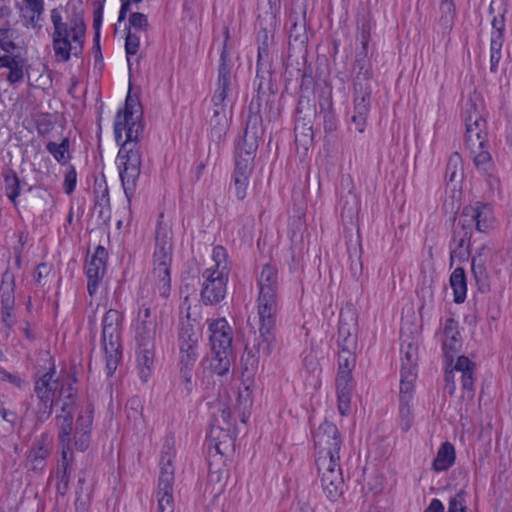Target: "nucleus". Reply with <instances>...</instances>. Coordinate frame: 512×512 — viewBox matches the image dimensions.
<instances>
[{
	"label": "nucleus",
	"mask_w": 512,
	"mask_h": 512,
	"mask_svg": "<svg viewBox=\"0 0 512 512\" xmlns=\"http://www.w3.org/2000/svg\"><path fill=\"white\" fill-rule=\"evenodd\" d=\"M450 285L454 293V302L463 303L466 299L467 284L463 268H456L450 275Z\"/></svg>",
	"instance_id": "36"
},
{
	"label": "nucleus",
	"mask_w": 512,
	"mask_h": 512,
	"mask_svg": "<svg viewBox=\"0 0 512 512\" xmlns=\"http://www.w3.org/2000/svg\"><path fill=\"white\" fill-rule=\"evenodd\" d=\"M250 177L234 176L233 182L235 187V195L238 200H243L247 194V188Z\"/></svg>",
	"instance_id": "64"
},
{
	"label": "nucleus",
	"mask_w": 512,
	"mask_h": 512,
	"mask_svg": "<svg viewBox=\"0 0 512 512\" xmlns=\"http://www.w3.org/2000/svg\"><path fill=\"white\" fill-rule=\"evenodd\" d=\"M475 370L476 364L466 356H458L457 360L452 366L449 362L445 361V383L455 382V372L461 373V386L469 400L474 397L475 391Z\"/></svg>",
	"instance_id": "10"
},
{
	"label": "nucleus",
	"mask_w": 512,
	"mask_h": 512,
	"mask_svg": "<svg viewBox=\"0 0 512 512\" xmlns=\"http://www.w3.org/2000/svg\"><path fill=\"white\" fill-rule=\"evenodd\" d=\"M129 27L135 30L146 31L149 28L147 16L140 12H133L129 17Z\"/></svg>",
	"instance_id": "60"
},
{
	"label": "nucleus",
	"mask_w": 512,
	"mask_h": 512,
	"mask_svg": "<svg viewBox=\"0 0 512 512\" xmlns=\"http://www.w3.org/2000/svg\"><path fill=\"white\" fill-rule=\"evenodd\" d=\"M73 418H74V406L72 403L63 402L61 407V413L56 415L55 421L58 428V440L61 444L62 451L66 450L67 453L72 455L71 443H72V431H73Z\"/></svg>",
	"instance_id": "22"
},
{
	"label": "nucleus",
	"mask_w": 512,
	"mask_h": 512,
	"mask_svg": "<svg viewBox=\"0 0 512 512\" xmlns=\"http://www.w3.org/2000/svg\"><path fill=\"white\" fill-rule=\"evenodd\" d=\"M232 350L211 351L210 368L213 373L224 376L229 372Z\"/></svg>",
	"instance_id": "34"
},
{
	"label": "nucleus",
	"mask_w": 512,
	"mask_h": 512,
	"mask_svg": "<svg viewBox=\"0 0 512 512\" xmlns=\"http://www.w3.org/2000/svg\"><path fill=\"white\" fill-rule=\"evenodd\" d=\"M409 403L400 401L399 406L400 427L404 432L410 429L413 420V413Z\"/></svg>",
	"instance_id": "55"
},
{
	"label": "nucleus",
	"mask_w": 512,
	"mask_h": 512,
	"mask_svg": "<svg viewBox=\"0 0 512 512\" xmlns=\"http://www.w3.org/2000/svg\"><path fill=\"white\" fill-rule=\"evenodd\" d=\"M229 129L227 115L212 116L210 119V135L212 139L221 141Z\"/></svg>",
	"instance_id": "50"
},
{
	"label": "nucleus",
	"mask_w": 512,
	"mask_h": 512,
	"mask_svg": "<svg viewBox=\"0 0 512 512\" xmlns=\"http://www.w3.org/2000/svg\"><path fill=\"white\" fill-rule=\"evenodd\" d=\"M55 373V366L52 365L47 372L34 376L33 391L37 403L33 413L37 423L47 421L53 412L54 398L59 388V379L55 378Z\"/></svg>",
	"instance_id": "4"
},
{
	"label": "nucleus",
	"mask_w": 512,
	"mask_h": 512,
	"mask_svg": "<svg viewBox=\"0 0 512 512\" xmlns=\"http://www.w3.org/2000/svg\"><path fill=\"white\" fill-rule=\"evenodd\" d=\"M1 293V322L10 329L13 324V311L15 307L14 296V275L9 271H5L2 276Z\"/></svg>",
	"instance_id": "18"
},
{
	"label": "nucleus",
	"mask_w": 512,
	"mask_h": 512,
	"mask_svg": "<svg viewBox=\"0 0 512 512\" xmlns=\"http://www.w3.org/2000/svg\"><path fill=\"white\" fill-rule=\"evenodd\" d=\"M466 492L460 490L454 497L450 498L447 512H466Z\"/></svg>",
	"instance_id": "59"
},
{
	"label": "nucleus",
	"mask_w": 512,
	"mask_h": 512,
	"mask_svg": "<svg viewBox=\"0 0 512 512\" xmlns=\"http://www.w3.org/2000/svg\"><path fill=\"white\" fill-rule=\"evenodd\" d=\"M353 70L356 73L354 77V87H356L357 82H360L361 84H370L369 81L372 77V65L369 59L368 49L361 48L356 53Z\"/></svg>",
	"instance_id": "27"
},
{
	"label": "nucleus",
	"mask_w": 512,
	"mask_h": 512,
	"mask_svg": "<svg viewBox=\"0 0 512 512\" xmlns=\"http://www.w3.org/2000/svg\"><path fill=\"white\" fill-rule=\"evenodd\" d=\"M116 115H120V121L131 120L133 118H142L143 111L137 98L130 94L126 97L124 109H119Z\"/></svg>",
	"instance_id": "47"
},
{
	"label": "nucleus",
	"mask_w": 512,
	"mask_h": 512,
	"mask_svg": "<svg viewBox=\"0 0 512 512\" xmlns=\"http://www.w3.org/2000/svg\"><path fill=\"white\" fill-rule=\"evenodd\" d=\"M266 358L263 353L257 347V337L252 347L246 345L244 353L241 357L243 369L248 374H254L259 366L260 358Z\"/></svg>",
	"instance_id": "38"
},
{
	"label": "nucleus",
	"mask_w": 512,
	"mask_h": 512,
	"mask_svg": "<svg viewBox=\"0 0 512 512\" xmlns=\"http://www.w3.org/2000/svg\"><path fill=\"white\" fill-rule=\"evenodd\" d=\"M25 65L26 59L19 55L0 56V68L9 69L6 78L11 84L23 81Z\"/></svg>",
	"instance_id": "26"
},
{
	"label": "nucleus",
	"mask_w": 512,
	"mask_h": 512,
	"mask_svg": "<svg viewBox=\"0 0 512 512\" xmlns=\"http://www.w3.org/2000/svg\"><path fill=\"white\" fill-rule=\"evenodd\" d=\"M179 361L195 363L198 358L199 334L195 326L187 320H181L178 326Z\"/></svg>",
	"instance_id": "13"
},
{
	"label": "nucleus",
	"mask_w": 512,
	"mask_h": 512,
	"mask_svg": "<svg viewBox=\"0 0 512 512\" xmlns=\"http://www.w3.org/2000/svg\"><path fill=\"white\" fill-rule=\"evenodd\" d=\"M466 145L475 153V148L483 149L488 146L486 130L467 128L465 133Z\"/></svg>",
	"instance_id": "45"
},
{
	"label": "nucleus",
	"mask_w": 512,
	"mask_h": 512,
	"mask_svg": "<svg viewBox=\"0 0 512 512\" xmlns=\"http://www.w3.org/2000/svg\"><path fill=\"white\" fill-rule=\"evenodd\" d=\"M225 250L223 247H216L213 252V257L216 260L215 269H206L203 272L204 282L200 293V300L204 305H216L220 303L226 296L228 277L224 274L223 270L220 271L218 257L224 256Z\"/></svg>",
	"instance_id": "7"
},
{
	"label": "nucleus",
	"mask_w": 512,
	"mask_h": 512,
	"mask_svg": "<svg viewBox=\"0 0 512 512\" xmlns=\"http://www.w3.org/2000/svg\"><path fill=\"white\" fill-rule=\"evenodd\" d=\"M356 317L351 309L346 311L341 310L338 326V346L345 348V346L353 343V348L356 347V339L352 337V329H355Z\"/></svg>",
	"instance_id": "24"
},
{
	"label": "nucleus",
	"mask_w": 512,
	"mask_h": 512,
	"mask_svg": "<svg viewBox=\"0 0 512 512\" xmlns=\"http://www.w3.org/2000/svg\"><path fill=\"white\" fill-rule=\"evenodd\" d=\"M228 39H229V31L226 28L225 29V40L223 43V48L220 54V61H219V67H218V79L217 80H224L229 79L232 80V68H233V62L231 58V53L228 50Z\"/></svg>",
	"instance_id": "37"
},
{
	"label": "nucleus",
	"mask_w": 512,
	"mask_h": 512,
	"mask_svg": "<svg viewBox=\"0 0 512 512\" xmlns=\"http://www.w3.org/2000/svg\"><path fill=\"white\" fill-rule=\"evenodd\" d=\"M473 162L478 170L489 176L492 175L494 163L491 154L487 150V146L479 149V152L475 151Z\"/></svg>",
	"instance_id": "52"
},
{
	"label": "nucleus",
	"mask_w": 512,
	"mask_h": 512,
	"mask_svg": "<svg viewBox=\"0 0 512 512\" xmlns=\"http://www.w3.org/2000/svg\"><path fill=\"white\" fill-rule=\"evenodd\" d=\"M417 372L412 370H400V396L399 401L410 402L413 397L414 382Z\"/></svg>",
	"instance_id": "42"
},
{
	"label": "nucleus",
	"mask_w": 512,
	"mask_h": 512,
	"mask_svg": "<svg viewBox=\"0 0 512 512\" xmlns=\"http://www.w3.org/2000/svg\"><path fill=\"white\" fill-rule=\"evenodd\" d=\"M318 472L321 474V486L330 501H336L343 493L344 480L339 461L316 457Z\"/></svg>",
	"instance_id": "9"
},
{
	"label": "nucleus",
	"mask_w": 512,
	"mask_h": 512,
	"mask_svg": "<svg viewBox=\"0 0 512 512\" xmlns=\"http://www.w3.org/2000/svg\"><path fill=\"white\" fill-rule=\"evenodd\" d=\"M46 149L50 154L53 155L55 160L61 165L66 164L71 158V156L68 152L69 151V139L68 138H64L60 144H57L53 141H49L46 144Z\"/></svg>",
	"instance_id": "48"
},
{
	"label": "nucleus",
	"mask_w": 512,
	"mask_h": 512,
	"mask_svg": "<svg viewBox=\"0 0 512 512\" xmlns=\"http://www.w3.org/2000/svg\"><path fill=\"white\" fill-rule=\"evenodd\" d=\"M340 204L342 217H347L352 220L358 212V200L356 195L349 191L345 196H342Z\"/></svg>",
	"instance_id": "53"
},
{
	"label": "nucleus",
	"mask_w": 512,
	"mask_h": 512,
	"mask_svg": "<svg viewBox=\"0 0 512 512\" xmlns=\"http://www.w3.org/2000/svg\"><path fill=\"white\" fill-rule=\"evenodd\" d=\"M120 115L115 116L114 134L118 145L126 144L132 147H141L145 139V123L142 118L120 121Z\"/></svg>",
	"instance_id": "11"
},
{
	"label": "nucleus",
	"mask_w": 512,
	"mask_h": 512,
	"mask_svg": "<svg viewBox=\"0 0 512 512\" xmlns=\"http://www.w3.org/2000/svg\"><path fill=\"white\" fill-rule=\"evenodd\" d=\"M357 38L360 40L361 48L368 49L371 39V30L373 27V20L369 13H362L357 15Z\"/></svg>",
	"instance_id": "39"
},
{
	"label": "nucleus",
	"mask_w": 512,
	"mask_h": 512,
	"mask_svg": "<svg viewBox=\"0 0 512 512\" xmlns=\"http://www.w3.org/2000/svg\"><path fill=\"white\" fill-rule=\"evenodd\" d=\"M253 170V160L235 156L234 176L250 177Z\"/></svg>",
	"instance_id": "58"
},
{
	"label": "nucleus",
	"mask_w": 512,
	"mask_h": 512,
	"mask_svg": "<svg viewBox=\"0 0 512 512\" xmlns=\"http://www.w3.org/2000/svg\"><path fill=\"white\" fill-rule=\"evenodd\" d=\"M54 128L49 114H41L36 118V129L38 134L44 136L48 135Z\"/></svg>",
	"instance_id": "61"
},
{
	"label": "nucleus",
	"mask_w": 512,
	"mask_h": 512,
	"mask_svg": "<svg viewBox=\"0 0 512 512\" xmlns=\"http://www.w3.org/2000/svg\"><path fill=\"white\" fill-rule=\"evenodd\" d=\"M126 416L128 420L133 421L134 425L138 428L143 424V406L141 400L138 397H132L128 400L126 407Z\"/></svg>",
	"instance_id": "51"
},
{
	"label": "nucleus",
	"mask_w": 512,
	"mask_h": 512,
	"mask_svg": "<svg viewBox=\"0 0 512 512\" xmlns=\"http://www.w3.org/2000/svg\"><path fill=\"white\" fill-rule=\"evenodd\" d=\"M371 86L370 84L357 82L354 87V113L369 115Z\"/></svg>",
	"instance_id": "31"
},
{
	"label": "nucleus",
	"mask_w": 512,
	"mask_h": 512,
	"mask_svg": "<svg viewBox=\"0 0 512 512\" xmlns=\"http://www.w3.org/2000/svg\"><path fill=\"white\" fill-rule=\"evenodd\" d=\"M328 108H324L323 104H320V113L323 114V126L326 133H333L337 130V119L335 113L332 111L330 102H327Z\"/></svg>",
	"instance_id": "54"
},
{
	"label": "nucleus",
	"mask_w": 512,
	"mask_h": 512,
	"mask_svg": "<svg viewBox=\"0 0 512 512\" xmlns=\"http://www.w3.org/2000/svg\"><path fill=\"white\" fill-rule=\"evenodd\" d=\"M455 462V448L450 442H444L438 449L437 455L432 463L436 472L448 470Z\"/></svg>",
	"instance_id": "32"
},
{
	"label": "nucleus",
	"mask_w": 512,
	"mask_h": 512,
	"mask_svg": "<svg viewBox=\"0 0 512 512\" xmlns=\"http://www.w3.org/2000/svg\"><path fill=\"white\" fill-rule=\"evenodd\" d=\"M211 351L232 350L233 329L225 318L209 320Z\"/></svg>",
	"instance_id": "20"
},
{
	"label": "nucleus",
	"mask_w": 512,
	"mask_h": 512,
	"mask_svg": "<svg viewBox=\"0 0 512 512\" xmlns=\"http://www.w3.org/2000/svg\"><path fill=\"white\" fill-rule=\"evenodd\" d=\"M260 141L261 139L243 135L242 140L236 146L235 156L254 160Z\"/></svg>",
	"instance_id": "43"
},
{
	"label": "nucleus",
	"mask_w": 512,
	"mask_h": 512,
	"mask_svg": "<svg viewBox=\"0 0 512 512\" xmlns=\"http://www.w3.org/2000/svg\"><path fill=\"white\" fill-rule=\"evenodd\" d=\"M259 334L257 347L265 357H269L276 347V324L278 314V294L259 293L257 298Z\"/></svg>",
	"instance_id": "3"
},
{
	"label": "nucleus",
	"mask_w": 512,
	"mask_h": 512,
	"mask_svg": "<svg viewBox=\"0 0 512 512\" xmlns=\"http://www.w3.org/2000/svg\"><path fill=\"white\" fill-rule=\"evenodd\" d=\"M122 314L116 309H109L102 319V342H120Z\"/></svg>",
	"instance_id": "23"
},
{
	"label": "nucleus",
	"mask_w": 512,
	"mask_h": 512,
	"mask_svg": "<svg viewBox=\"0 0 512 512\" xmlns=\"http://www.w3.org/2000/svg\"><path fill=\"white\" fill-rule=\"evenodd\" d=\"M195 363H186V362H180L179 361V379H180V385H182L181 392L188 396L192 393L194 389V382H193V367Z\"/></svg>",
	"instance_id": "44"
},
{
	"label": "nucleus",
	"mask_w": 512,
	"mask_h": 512,
	"mask_svg": "<svg viewBox=\"0 0 512 512\" xmlns=\"http://www.w3.org/2000/svg\"><path fill=\"white\" fill-rule=\"evenodd\" d=\"M127 34L125 38V51L128 59V64L130 65V56L135 55L140 46V38L136 35V33H132L130 27L126 28Z\"/></svg>",
	"instance_id": "57"
},
{
	"label": "nucleus",
	"mask_w": 512,
	"mask_h": 512,
	"mask_svg": "<svg viewBox=\"0 0 512 512\" xmlns=\"http://www.w3.org/2000/svg\"><path fill=\"white\" fill-rule=\"evenodd\" d=\"M262 83L260 82L257 88V94L254 95L248 105V116L246 119V125L244 135L262 139L264 135L263 119L261 116L262 106V95H261Z\"/></svg>",
	"instance_id": "21"
},
{
	"label": "nucleus",
	"mask_w": 512,
	"mask_h": 512,
	"mask_svg": "<svg viewBox=\"0 0 512 512\" xmlns=\"http://www.w3.org/2000/svg\"><path fill=\"white\" fill-rule=\"evenodd\" d=\"M504 43V33L491 32L490 37V72L497 73L500 60L502 58V47Z\"/></svg>",
	"instance_id": "40"
},
{
	"label": "nucleus",
	"mask_w": 512,
	"mask_h": 512,
	"mask_svg": "<svg viewBox=\"0 0 512 512\" xmlns=\"http://www.w3.org/2000/svg\"><path fill=\"white\" fill-rule=\"evenodd\" d=\"M117 159L119 163V174L124 193L128 200L131 199L141 173L142 151L141 147H132L126 144L119 145Z\"/></svg>",
	"instance_id": "5"
},
{
	"label": "nucleus",
	"mask_w": 512,
	"mask_h": 512,
	"mask_svg": "<svg viewBox=\"0 0 512 512\" xmlns=\"http://www.w3.org/2000/svg\"><path fill=\"white\" fill-rule=\"evenodd\" d=\"M460 228H456L453 232L452 243L455 244L454 248H451L450 257L454 259L455 257L462 258L464 253L462 252V248L467 243V248L469 247V241L472 235V229L469 226L464 224H459Z\"/></svg>",
	"instance_id": "35"
},
{
	"label": "nucleus",
	"mask_w": 512,
	"mask_h": 512,
	"mask_svg": "<svg viewBox=\"0 0 512 512\" xmlns=\"http://www.w3.org/2000/svg\"><path fill=\"white\" fill-rule=\"evenodd\" d=\"M94 407L88 404L77 417L75 431L72 438L74 447L81 452L86 451L91 442Z\"/></svg>",
	"instance_id": "17"
},
{
	"label": "nucleus",
	"mask_w": 512,
	"mask_h": 512,
	"mask_svg": "<svg viewBox=\"0 0 512 512\" xmlns=\"http://www.w3.org/2000/svg\"><path fill=\"white\" fill-rule=\"evenodd\" d=\"M52 438L43 433L36 437L26 458V467L33 471L44 469L52 452Z\"/></svg>",
	"instance_id": "19"
},
{
	"label": "nucleus",
	"mask_w": 512,
	"mask_h": 512,
	"mask_svg": "<svg viewBox=\"0 0 512 512\" xmlns=\"http://www.w3.org/2000/svg\"><path fill=\"white\" fill-rule=\"evenodd\" d=\"M259 293L278 294L279 280L278 270L275 266L267 263L263 265L258 279Z\"/></svg>",
	"instance_id": "28"
},
{
	"label": "nucleus",
	"mask_w": 512,
	"mask_h": 512,
	"mask_svg": "<svg viewBox=\"0 0 512 512\" xmlns=\"http://www.w3.org/2000/svg\"><path fill=\"white\" fill-rule=\"evenodd\" d=\"M68 454L66 450L61 452L62 460L61 464L57 469V478L59 479L57 483V492L64 496L69 488V462H68Z\"/></svg>",
	"instance_id": "46"
},
{
	"label": "nucleus",
	"mask_w": 512,
	"mask_h": 512,
	"mask_svg": "<svg viewBox=\"0 0 512 512\" xmlns=\"http://www.w3.org/2000/svg\"><path fill=\"white\" fill-rule=\"evenodd\" d=\"M295 132V141L301 143L302 145H308L312 143L313 140V130L312 126L307 124H296L294 128Z\"/></svg>",
	"instance_id": "56"
},
{
	"label": "nucleus",
	"mask_w": 512,
	"mask_h": 512,
	"mask_svg": "<svg viewBox=\"0 0 512 512\" xmlns=\"http://www.w3.org/2000/svg\"><path fill=\"white\" fill-rule=\"evenodd\" d=\"M401 370L416 371L418 360V347L413 343H408L401 348Z\"/></svg>",
	"instance_id": "49"
},
{
	"label": "nucleus",
	"mask_w": 512,
	"mask_h": 512,
	"mask_svg": "<svg viewBox=\"0 0 512 512\" xmlns=\"http://www.w3.org/2000/svg\"><path fill=\"white\" fill-rule=\"evenodd\" d=\"M58 398L63 399L64 402H69L73 404L74 396L76 395V390L73 387L72 383H64L59 379V388L57 390Z\"/></svg>",
	"instance_id": "62"
},
{
	"label": "nucleus",
	"mask_w": 512,
	"mask_h": 512,
	"mask_svg": "<svg viewBox=\"0 0 512 512\" xmlns=\"http://www.w3.org/2000/svg\"><path fill=\"white\" fill-rule=\"evenodd\" d=\"M353 343H350L349 348H339L338 351V370L336 377L353 378L352 371L356 366V355L354 353Z\"/></svg>",
	"instance_id": "29"
},
{
	"label": "nucleus",
	"mask_w": 512,
	"mask_h": 512,
	"mask_svg": "<svg viewBox=\"0 0 512 512\" xmlns=\"http://www.w3.org/2000/svg\"><path fill=\"white\" fill-rule=\"evenodd\" d=\"M108 259V252L106 249L99 245L96 247L94 254L85 264V273L87 276V291L92 297L99 288L100 283L106 272V264Z\"/></svg>",
	"instance_id": "14"
},
{
	"label": "nucleus",
	"mask_w": 512,
	"mask_h": 512,
	"mask_svg": "<svg viewBox=\"0 0 512 512\" xmlns=\"http://www.w3.org/2000/svg\"><path fill=\"white\" fill-rule=\"evenodd\" d=\"M156 328V317L152 315L150 306L142 304L138 311L135 340L137 366L143 382H147L154 368Z\"/></svg>",
	"instance_id": "1"
},
{
	"label": "nucleus",
	"mask_w": 512,
	"mask_h": 512,
	"mask_svg": "<svg viewBox=\"0 0 512 512\" xmlns=\"http://www.w3.org/2000/svg\"><path fill=\"white\" fill-rule=\"evenodd\" d=\"M172 231L158 222L155 231V250L153 254V276L159 294L168 298L171 292L170 268L172 263Z\"/></svg>",
	"instance_id": "2"
},
{
	"label": "nucleus",
	"mask_w": 512,
	"mask_h": 512,
	"mask_svg": "<svg viewBox=\"0 0 512 512\" xmlns=\"http://www.w3.org/2000/svg\"><path fill=\"white\" fill-rule=\"evenodd\" d=\"M51 22L54 27L52 45L55 59L57 62H67L72 52V44L69 39L70 31L57 8L51 10Z\"/></svg>",
	"instance_id": "12"
},
{
	"label": "nucleus",
	"mask_w": 512,
	"mask_h": 512,
	"mask_svg": "<svg viewBox=\"0 0 512 512\" xmlns=\"http://www.w3.org/2000/svg\"><path fill=\"white\" fill-rule=\"evenodd\" d=\"M2 177L4 181L5 194L16 207L18 204L17 198L21 191V181L17 173L8 166L3 168Z\"/></svg>",
	"instance_id": "30"
},
{
	"label": "nucleus",
	"mask_w": 512,
	"mask_h": 512,
	"mask_svg": "<svg viewBox=\"0 0 512 512\" xmlns=\"http://www.w3.org/2000/svg\"><path fill=\"white\" fill-rule=\"evenodd\" d=\"M442 351L445 361L452 364L455 356L461 351L463 340L459 331V323L452 317L447 318L441 331Z\"/></svg>",
	"instance_id": "16"
},
{
	"label": "nucleus",
	"mask_w": 512,
	"mask_h": 512,
	"mask_svg": "<svg viewBox=\"0 0 512 512\" xmlns=\"http://www.w3.org/2000/svg\"><path fill=\"white\" fill-rule=\"evenodd\" d=\"M440 12L441 16L438 20V25L442 28L443 34H449L456 15L453 0H441Z\"/></svg>",
	"instance_id": "41"
},
{
	"label": "nucleus",
	"mask_w": 512,
	"mask_h": 512,
	"mask_svg": "<svg viewBox=\"0 0 512 512\" xmlns=\"http://www.w3.org/2000/svg\"><path fill=\"white\" fill-rule=\"evenodd\" d=\"M173 451L166 442L161 451L160 474L157 490L156 512H174L173 483L174 467L172 465Z\"/></svg>",
	"instance_id": "6"
},
{
	"label": "nucleus",
	"mask_w": 512,
	"mask_h": 512,
	"mask_svg": "<svg viewBox=\"0 0 512 512\" xmlns=\"http://www.w3.org/2000/svg\"><path fill=\"white\" fill-rule=\"evenodd\" d=\"M493 215L491 208L481 202L475 205H468L463 208L459 217V224H464L472 229L475 224L479 232H486L493 224Z\"/></svg>",
	"instance_id": "15"
},
{
	"label": "nucleus",
	"mask_w": 512,
	"mask_h": 512,
	"mask_svg": "<svg viewBox=\"0 0 512 512\" xmlns=\"http://www.w3.org/2000/svg\"><path fill=\"white\" fill-rule=\"evenodd\" d=\"M313 441L316 457L340 460L342 439L335 424L329 421L322 422L313 432Z\"/></svg>",
	"instance_id": "8"
},
{
	"label": "nucleus",
	"mask_w": 512,
	"mask_h": 512,
	"mask_svg": "<svg viewBox=\"0 0 512 512\" xmlns=\"http://www.w3.org/2000/svg\"><path fill=\"white\" fill-rule=\"evenodd\" d=\"M336 392L338 401V411L342 416L350 412V403L354 388L353 378L336 377Z\"/></svg>",
	"instance_id": "25"
},
{
	"label": "nucleus",
	"mask_w": 512,
	"mask_h": 512,
	"mask_svg": "<svg viewBox=\"0 0 512 512\" xmlns=\"http://www.w3.org/2000/svg\"><path fill=\"white\" fill-rule=\"evenodd\" d=\"M106 360L107 376L111 377L116 371L122 358L120 342H102Z\"/></svg>",
	"instance_id": "33"
},
{
	"label": "nucleus",
	"mask_w": 512,
	"mask_h": 512,
	"mask_svg": "<svg viewBox=\"0 0 512 512\" xmlns=\"http://www.w3.org/2000/svg\"><path fill=\"white\" fill-rule=\"evenodd\" d=\"M231 86H232V80L224 79V80H217V88L214 92V97H216L217 101L220 100H227L229 97V94L231 92Z\"/></svg>",
	"instance_id": "63"
}]
</instances>
